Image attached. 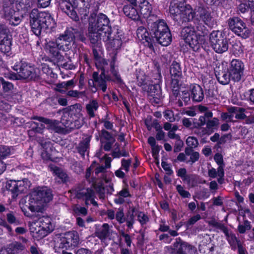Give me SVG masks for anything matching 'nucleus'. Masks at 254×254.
<instances>
[{
	"label": "nucleus",
	"mask_w": 254,
	"mask_h": 254,
	"mask_svg": "<svg viewBox=\"0 0 254 254\" xmlns=\"http://www.w3.org/2000/svg\"><path fill=\"white\" fill-rule=\"evenodd\" d=\"M156 41L163 46H167L172 41L171 34L170 31L165 32H162L160 35H157L154 37Z\"/></svg>",
	"instance_id": "29"
},
{
	"label": "nucleus",
	"mask_w": 254,
	"mask_h": 254,
	"mask_svg": "<svg viewBox=\"0 0 254 254\" xmlns=\"http://www.w3.org/2000/svg\"><path fill=\"white\" fill-rule=\"evenodd\" d=\"M137 5L140 19L141 18H148L151 15L152 5L147 0H136V6Z\"/></svg>",
	"instance_id": "21"
},
{
	"label": "nucleus",
	"mask_w": 254,
	"mask_h": 254,
	"mask_svg": "<svg viewBox=\"0 0 254 254\" xmlns=\"http://www.w3.org/2000/svg\"><path fill=\"white\" fill-rule=\"evenodd\" d=\"M185 153L187 156H190V159H188L187 163H193L198 160L199 154L197 152L192 151L190 148H186Z\"/></svg>",
	"instance_id": "37"
},
{
	"label": "nucleus",
	"mask_w": 254,
	"mask_h": 254,
	"mask_svg": "<svg viewBox=\"0 0 254 254\" xmlns=\"http://www.w3.org/2000/svg\"><path fill=\"white\" fill-rule=\"evenodd\" d=\"M244 68V65L241 61L236 59L233 60L228 70L231 79L235 81H239L243 75Z\"/></svg>",
	"instance_id": "16"
},
{
	"label": "nucleus",
	"mask_w": 254,
	"mask_h": 254,
	"mask_svg": "<svg viewBox=\"0 0 254 254\" xmlns=\"http://www.w3.org/2000/svg\"><path fill=\"white\" fill-rule=\"evenodd\" d=\"M230 29L235 34L244 39H246L250 35V30L246 24L239 17H234L228 20Z\"/></svg>",
	"instance_id": "12"
},
{
	"label": "nucleus",
	"mask_w": 254,
	"mask_h": 254,
	"mask_svg": "<svg viewBox=\"0 0 254 254\" xmlns=\"http://www.w3.org/2000/svg\"><path fill=\"white\" fill-rule=\"evenodd\" d=\"M170 72L173 82L177 84L182 74L180 64L176 62H173L170 66Z\"/></svg>",
	"instance_id": "27"
},
{
	"label": "nucleus",
	"mask_w": 254,
	"mask_h": 254,
	"mask_svg": "<svg viewBox=\"0 0 254 254\" xmlns=\"http://www.w3.org/2000/svg\"><path fill=\"white\" fill-rule=\"evenodd\" d=\"M20 185V183H19V186ZM17 186H18V185L16 184V181L12 180L8 181L6 185V189L11 192L13 196L18 195V190Z\"/></svg>",
	"instance_id": "38"
},
{
	"label": "nucleus",
	"mask_w": 254,
	"mask_h": 254,
	"mask_svg": "<svg viewBox=\"0 0 254 254\" xmlns=\"http://www.w3.org/2000/svg\"><path fill=\"white\" fill-rule=\"evenodd\" d=\"M29 20L32 31L36 35L48 32L54 28L56 22L51 14L33 8L29 12Z\"/></svg>",
	"instance_id": "3"
},
{
	"label": "nucleus",
	"mask_w": 254,
	"mask_h": 254,
	"mask_svg": "<svg viewBox=\"0 0 254 254\" xmlns=\"http://www.w3.org/2000/svg\"><path fill=\"white\" fill-rule=\"evenodd\" d=\"M116 60V58L114 56L110 63L109 70L105 71L102 70V72L100 76L96 72L93 73L92 77L94 85L98 86L104 92L106 91L107 89L106 80H113L117 82L121 81L120 76L115 68Z\"/></svg>",
	"instance_id": "6"
},
{
	"label": "nucleus",
	"mask_w": 254,
	"mask_h": 254,
	"mask_svg": "<svg viewBox=\"0 0 254 254\" xmlns=\"http://www.w3.org/2000/svg\"><path fill=\"white\" fill-rule=\"evenodd\" d=\"M15 249L13 245H10L6 248H2L0 254H15Z\"/></svg>",
	"instance_id": "52"
},
{
	"label": "nucleus",
	"mask_w": 254,
	"mask_h": 254,
	"mask_svg": "<svg viewBox=\"0 0 254 254\" xmlns=\"http://www.w3.org/2000/svg\"><path fill=\"white\" fill-rule=\"evenodd\" d=\"M116 219L120 223H123L126 221L123 209L119 208L116 213Z\"/></svg>",
	"instance_id": "50"
},
{
	"label": "nucleus",
	"mask_w": 254,
	"mask_h": 254,
	"mask_svg": "<svg viewBox=\"0 0 254 254\" xmlns=\"http://www.w3.org/2000/svg\"><path fill=\"white\" fill-rule=\"evenodd\" d=\"M53 199V194L50 189L46 187L35 188L29 196L28 202L25 198L21 199L19 202L22 211L26 215L27 209L32 212H41L47 204Z\"/></svg>",
	"instance_id": "1"
},
{
	"label": "nucleus",
	"mask_w": 254,
	"mask_h": 254,
	"mask_svg": "<svg viewBox=\"0 0 254 254\" xmlns=\"http://www.w3.org/2000/svg\"><path fill=\"white\" fill-rule=\"evenodd\" d=\"M13 153V148L6 146H0V157L4 158Z\"/></svg>",
	"instance_id": "44"
},
{
	"label": "nucleus",
	"mask_w": 254,
	"mask_h": 254,
	"mask_svg": "<svg viewBox=\"0 0 254 254\" xmlns=\"http://www.w3.org/2000/svg\"><path fill=\"white\" fill-rule=\"evenodd\" d=\"M186 143L189 147V148L191 149V148H195L197 146L198 143L197 139L193 136H189L186 140Z\"/></svg>",
	"instance_id": "47"
},
{
	"label": "nucleus",
	"mask_w": 254,
	"mask_h": 254,
	"mask_svg": "<svg viewBox=\"0 0 254 254\" xmlns=\"http://www.w3.org/2000/svg\"><path fill=\"white\" fill-rule=\"evenodd\" d=\"M130 160L129 159L126 160L125 159L122 160V169L127 172L130 165Z\"/></svg>",
	"instance_id": "61"
},
{
	"label": "nucleus",
	"mask_w": 254,
	"mask_h": 254,
	"mask_svg": "<svg viewBox=\"0 0 254 254\" xmlns=\"http://www.w3.org/2000/svg\"><path fill=\"white\" fill-rule=\"evenodd\" d=\"M149 29L151 35L154 37L160 35L162 32H165L169 30L167 24L162 20H157L156 22L149 24Z\"/></svg>",
	"instance_id": "22"
},
{
	"label": "nucleus",
	"mask_w": 254,
	"mask_h": 254,
	"mask_svg": "<svg viewBox=\"0 0 254 254\" xmlns=\"http://www.w3.org/2000/svg\"><path fill=\"white\" fill-rule=\"evenodd\" d=\"M138 220L142 225L148 221V217L143 212H139L137 215Z\"/></svg>",
	"instance_id": "55"
},
{
	"label": "nucleus",
	"mask_w": 254,
	"mask_h": 254,
	"mask_svg": "<svg viewBox=\"0 0 254 254\" xmlns=\"http://www.w3.org/2000/svg\"><path fill=\"white\" fill-rule=\"evenodd\" d=\"M88 115L93 117L94 116V112L98 108V103L95 100H92L86 107Z\"/></svg>",
	"instance_id": "40"
},
{
	"label": "nucleus",
	"mask_w": 254,
	"mask_h": 254,
	"mask_svg": "<svg viewBox=\"0 0 254 254\" xmlns=\"http://www.w3.org/2000/svg\"><path fill=\"white\" fill-rule=\"evenodd\" d=\"M32 119L38 120L46 124L47 125V129L52 132L53 131L58 133H63L64 131V128L61 126V123L56 120H50L37 116H34L32 117Z\"/></svg>",
	"instance_id": "20"
},
{
	"label": "nucleus",
	"mask_w": 254,
	"mask_h": 254,
	"mask_svg": "<svg viewBox=\"0 0 254 254\" xmlns=\"http://www.w3.org/2000/svg\"><path fill=\"white\" fill-rule=\"evenodd\" d=\"M75 193L77 198L85 199L86 205L90 203L94 206L97 205V202L94 200V192L92 190L78 188L75 190Z\"/></svg>",
	"instance_id": "18"
},
{
	"label": "nucleus",
	"mask_w": 254,
	"mask_h": 254,
	"mask_svg": "<svg viewBox=\"0 0 254 254\" xmlns=\"http://www.w3.org/2000/svg\"><path fill=\"white\" fill-rule=\"evenodd\" d=\"M176 189L180 195L183 197L188 198L190 197V192L184 190V188L182 186L177 185Z\"/></svg>",
	"instance_id": "51"
},
{
	"label": "nucleus",
	"mask_w": 254,
	"mask_h": 254,
	"mask_svg": "<svg viewBox=\"0 0 254 254\" xmlns=\"http://www.w3.org/2000/svg\"><path fill=\"white\" fill-rule=\"evenodd\" d=\"M93 20L92 17L89 19V37L91 42L95 44L101 40L103 41L109 40L111 35V28L107 16L100 13L94 22Z\"/></svg>",
	"instance_id": "2"
},
{
	"label": "nucleus",
	"mask_w": 254,
	"mask_h": 254,
	"mask_svg": "<svg viewBox=\"0 0 254 254\" xmlns=\"http://www.w3.org/2000/svg\"><path fill=\"white\" fill-rule=\"evenodd\" d=\"M184 0H172L170 5V14L174 19L180 22L196 21V7L193 10L189 4H186Z\"/></svg>",
	"instance_id": "4"
},
{
	"label": "nucleus",
	"mask_w": 254,
	"mask_h": 254,
	"mask_svg": "<svg viewBox=\"0 0 254 254\" xmlns=\"http://www.w3.org/2000/svg\"><path fill=\"white\" fill-rule=\"evenodd\" d=\"M7 220L11 224L16 225L20 224V221L15 218L13 214L10 213L7 214Z\"/></svg>",
	"instance_id": "54"
},
{
	"label": "nucleus",
	"mask_w": 254,
	"mask_h": 254,
	"mask_svg": "<svg viewBox=\"0 0 254 254\" xmlns=\"http://www.w3.org/2000/svg\"><path fill=\"white\" fill-rule=\"evenodd\" d=\"M241 3L239 5V10L242 13L246 12L250 7L253 6V0H238Z\"/></svg>",
	"instance_id": "36"
},
{
	"label": "nucleus",
	"mask_w": 254,
	"mask_h": 254,
	"mask_svg": "<svg viewBox=\"0 0 254 254\" xmlns=\"http://www.w3.org/2000/svg\"><path fill=\"white\" fill-rule=\"evenodd\" d=\"M13 69L17 72L11 74L9 78L12 79L20 78L35 79L40 74L39 69L22 61L15 63L13 66Z\"/></svg>",
	"instance_id": "7"
},
{
	"label": "nucleus",
	"mask_w": 254,
	"mask_h": 254,
	"mask_svg": "<svg viewBox=\"0 0 254 254\" xmlns=\"http://www.w3.org/2000/svg\"><path fill=\"white\" fill-rule=\"evenodd\" d=\"M110 233V226L107 223L103 224L97 228L95 232L96 236L102 241L106 239L109 236Z\"/></svg>",
	"instance_id": "28"
},
{
	"label": "nucleus",
	"mask_w": 254,
	"mask_h": 254,
	"mask_svg": "<svg viewBox=\"0 0 254 254\" xmlns=\"http://www.w3.org/2000/svg\"><path fill=\"white\" fill-rule=\"evenodd\" d=\"M51 169L53 174L57 176L62 182L66 181L67 175L61 168L56 166H51Z\"/></svg>",
	"instance_id": "42"
},
{
	"label": "nucleus",
	"mask_w": 254,
	"mask_h": 254,
	"mask_svg": "<svg viewBox=\"0 0 254 254\" xmlns=\"http://www.w3.org/2000/svg\"><path fill=\"white\" fill-rule=\"evenodd\" d=\"M162 167L163 169L166 171V173L168 175H171L173 173L170 165L165 162L163 161L161 164Z\"/></svg>",
	"instance_id": "56"
},
{
	"label": "nucleus",
	"mask_w": 254,
	"mask_h": 254,
	"mask_svg": "<svg viewBox=\"0 0 254 254\" xmlns=\"http://www.w3.org/2000/svg\"><path fill=\"white\" fill-rule=\"evenodd\" d=\"M175 131H173L171 130H169L168 133V136L169 138H172V139H176L178 140L179 144H180V145L182 144V142L180 140V136L175 133Z\"/></svg>",
	"instance_id": "60"
},
{
	"label": "nucleus",
	"mask_w": 254,
	"mask_h": 254,
	"mask_svg": "<svg viewBox=\"0 0 254 254\" xmlns=\"http://www.w3.org/2000/svg\"><path fill=\"white\" fill-rule=\"evenodd\" d=\"M42 71L47 75L51 74L52 72V69L51 68L49 64L46 63L42 64Z\"/></svg>",
	"instance_id": "57"
},
{
	"label": "nucleus",
	"mask_w": 254,
	"mask_h": 254,
	"mask_svg": "<svg viewBox=\"0 0 254 254\" xmlns=\"http://www.w3.org/2000/svg\"><path fill=\"white\" fill-rule=\"evenodd\" d=\"M101 138H104L107 140H110L113 139L111 134L105 130H102Z\"/></svg>",
	"instance_id": "62"
},
{
	"label": "nucleus",
	"mask_w": 254,
	"mask_h": 254,
	"mask_svg": "<svg viewBox=\"0 0 254 254\" xmlns=\"http://www.w3.org/2000/svg\"><path fill=\"white\" fill-rule=\"evenodd\" d=\"M177 175L182 179H186L187 177V170L185 168H181L177 171Z\"/></svg>",
	"instance_id": "63"
},
{
	"label": "nucleus",
	"mask_w": 254,
	"mask_h": 254,
	"mask_svg": "<svg viewBox=\"0 0 254 254\" xmlns=\"http://www.w3.org/2000/svg\"><path fill=\"white\" fill-rule=\"evenodd\" d=\"M205 29L203 27H197V31L193 26H188L183 28L181 36L193 51H197L205 41Z\"/></svg>",
	"instance_id": "5"
},
{
	"label": "nucleus",
	"mask_w": 254,
	"mask_h": 254,
	"mask_svg": "<svg viewBox=\"0 0 254 254\" xmlns=\"http://www.w3.org/2000/svg\"><path fill=\"white\" fill-rule=\"evenodd\" d=\"M163 115L166 120L170 122H174L175 121L174 113L173 111L170 109H167L163 112Z\"/></svg>",
	"instance_id": "46"
},
{
	"label": "nucleus",
	"mask_w": 254,
	"mask_h": 254,
	"mask_svg": "<svg viewBox=\"0 0 254 254\" xmlns=\"http://www.w3.org/2000/svg\"><path fill=\"white\" fill-rule=\"evenodd\" d=\"M11 38L7 30L0 27V51L4 53H8L11 50Z\"/></svg>",
	"instance_id": "19"
},
{
	"label": "nucleus",
	"mask_w": 254,
	"mask_h": 254,
	"mask_svg": "<svg viewBox=\"0 0 254 254\" xmlns=\"http://www.w3.org/2000/svg\"><path fill=\"white\" fill-rule=\"evenodd\" d=\"M190 95L192 100L195 102H200L204 98L202 88L197 84L192 85L190 87Z\"/></svg>",
	"instance_id": "25"
},
{
	"label": "nucleus",
	"mask_w": 254,
	"mask_h": 254,
	"mask_svg": "<svg viewBox=\"0 0 254 254\" xmlns=\"http://www.w3.org/2000/svg\"><path fill=\"white\" fill-rule=\"evenodd\" d=\"M45 50L47 52L51 55L53 58V60L56 62L59 65H63L64 67H66V64H62L64 57L59 52V50L60 49L56 42H55L52 41L47 42L45 45Z\"/></svg>",
	"instance_id": "15"
},
{
	"label": "nucleus",
	"mask_w": 254,
	"mask_h": 254,
	"mask_svg": "<svg viewBox=\"0 0 254 254\" xmlns=\"http://www.w3.org/2000/svg\"><path fill=\"white\" fill-rule=\"evenodd\" d=\"M96 192L99 194L100 198L104 197L105 189L102 183H96L94 186Z\"/></svg>",
	"instance_id": "45"
},
{
	"label": "nucleus",
	"mask_w": 254,
	"mask_h": 254,
	"mask_svg": "<svg viewBox=\"0 0 254 254\" xmlns=\"http://www.w3.org/2000/svg\"><path fill=\"white\" fill-rule=\"evenodd\" d=\"M90 141V138L87 137L79 144L78 150L82 155H83L85 152L87 150Z\"/></svg>",
	"instance_id": "39"
},
{
	"label": "nucleus",
	"mask_w": 254,
	"mask_h": 254,
	"mask_svg": "<svg viewBox=\"0 0 254 254\" xmlns=\"http://www.w3.org/2000/svg\"><path fill=\"white\" fill-rule=\"evenodd\" d=\"M214 159L216 163L219 165V166H223V168L224 167V165L223 164V159L222 155L219 153L216 154L214 156Z\"/></svg>",
	"instance_id": "59"
},
{
	"label": "nucleus",
	"mask_w": 254,
	"mask_h": 254,
	"mask_svg": "<svg viewBox=\"0 0 254 254\" xmlns=\"http://www.w3.org/2000/svg\"><path fill=\"white\" fill-rule=\"evenodd\" d=\"M3 10L5 18L9 21L11 25L16 26L20 24L22 16L20 15L17 12L7 7L4 8Z\"/></svg>",
	"instance_id": "23"
},
{
	"label": "nucleus",
	"mask_w": 254,
	"mask_h": 254,
	"mask_svg": "<svg viewBox=\"0 0 254 254\" xmlns=\"http://www.w3.org/2000/svg\"><path fill=\"white\" fill-rule=\"evenodd\" d=\"M166 254H195L194 247L183 242L177 241L174 244V248L171 247H165Z\"/></svg>",
	"instance_id": "14"
},
{
	"label": "nucleus",
	"mask_w": 254,
	"mask_h": 254,
	"mask_svg": "<svg viewBox=\"0 0 254 254\" xmlns=\"http://www.w3.org/2000/svg\"><path fill=\"white\" fill-rule=\"evenodd\" d=\"M106 42H108V48H113V50H117L119 49L122 44V42L120 39H114L111 40V35L110 36V39Z\"/></svg>",
	"instance_id": "43"
},
{
	"label": "nucleus",
	"mask_w": 254,
	"mask_h": 254,
	"mask_svg": "<svg viewBox=\"0 0 254 254\" xmlns=\"http://www.w3.org/2000/svg\"><path fill=\"white\" fill-rule=\"evenodd\" d=\"M91 0H73L72 2L68 1L63 2L61 7L63 11L75 21L78 19L76 10L78 7L89 8Z\"/></svg>",
	"instance_id": "9"
},
{
	"label": "nucleus",
	"mask_w": 254,
	"mask_h": 254,
	"mask_svg": "<svg viewBox=\"0 0 254 254\" xmlns=\"http://www.w3.org/2000/svg\"><path fill=\"white\" fill-rule=\"evenodd\" d=\"M218 81L222 84H227L231 78L230 72L228 74L226 71H222L217 75Z\"/></svg>",
	"instance_id": "41"
},
{
	"label": "nucleus",
	"mask_w": 254,
	"mask_h": 254,
	"mask_svg": "<svg viewBox=\"0 0 254 254\" xmlns=\"http://www.w3.org/2000/svg\"><path fill=\"white\" fill-rule=\"evenodd\" d=\"M79 242L78 233L76 231H70L60 236L56 246L61 249H70L77 246Z\"/></svg>",
	"instance_id": "11"
},
{
	"label": "nucleus",
	"mask_w": 254,
	"mask_h": 254,
	"mask_svg": "<svg viewBox=\"0 0 254 254\" xmlns=\"http://www.w3.org/2000/svg\"><path fill=\"white\" fill-rule=\"evenodd\" d=\"M73 211L77 215H86L87 214V209L79 205L74 206Z\"/></svg>",
	"instance_id": "53"
},
{
	"label": "nucleus",
	"mask_w": 254,
	"mask_h": 254,
	"mask_svg": "<svg viewBox=\"0 0 254 254\" xmlns=\"http://www.w3.org/2000/svg\"><path fill=\"white\" fill-rule=\"evenodd\" d=\"M93 54L96 59L95 64L96 67L101 69V70L104 71L109 70L110 66V63L108 61L104 59L100 58L98 57L97 52L95 50H93Z\"/></svg>",
	"instance_id": "31"
},
{
	"label": "nucleus",
	"mask_w": 254,
	"mask_h": 254,
	"mask_svg": "<svg viewBox=\"0 0 254 254\" xmlns=\"http://www.w3.org/2000/svg\"><path fill=\"white\" fill-rule=\"evenodd\" d=\"M137 37L140 40H145L148 42L149 39V33L143 26H140L136 31Z\"/></svg>",
	"instance_id": "34"
},
{
	"label": "nucleus",
	"mask_w": 254,
	"mask_h": 254,
	"mask_svg": "<svg viewBox=\"0 0 254 254\" xmlns=\"http://www.w3.org/2000/svg\"><path fill=\"white\" fill-rule=\"evenodd\" d=\"M94 162L95 166V173L96 175H98V174L101 173V177L102 178V180L104 181L106 183H108L110 182V177H107V174L104 172L105 167L103 166H96V164L95 162Z\"/></svg>",
	"instance_id": "35"
},
{
	"label": "nucleus",
	"mask_w": 254,
	"mask_h": 254,
	"mask_svg": "<svg viewBox=\"0 0 254 254\" xmlns=\"http://www.w3.org/2000/svg\"><path fill=\"white\" fill-rule=\"evenodd\" d=\"M210 42L214 50L218 53H222L228 49V40L222 31H213L210 35Z\"/></svg>",
	"instance_id": "10"
},
{
	"label": "nucleus",
	"mask_w": 254,
	"mask_h": 254,
	"mask_svg": "<svg viewBox=\"0 0 254 254\" xmlns=\"http://www.w3.org/2000/svg\"><path fill=\"white\" fill-rule=\"evenodd\" d=\"M53 229L51 219L47 216L40 217L37 220L32 222L30 226L33 236L37 239H41L46 236Z\"/></svg>",
	"instance_id": "8"
},
{
	"label": "nucleus",
	"mask_w": 254,
	"mask_h": 254,
	"mask_svg": "<svg viewBox=\"0 0 254 254\" xmlns=\"http://www.w3.org/2000/svg\"><path fill=\"white\" fill-rule=\"evenodd\" d=\"M218 124L219 121L216 118L208 120L206 123V128L202 129L201 135L211 134L214 131V129L218 126Z\"/></svg>",
	"instance_id": "32"
},
{
	"label": "nucleus",
	"mask_w": 254,
	"mask_h": 254,
	"mask_svg": "<svg viewBox=\"0 0 254 254\" xmlns=\"http://www.w3.org/2000/svg\"><path fill=\"white\" fill-rule=\"evenodd\" d=\"M27 182V180H23V181H16V184L18 185L19 183H20V185L17 186V189L18 190V192H24L25 190L27 189V187L25 186V184Z\"/></svg>",
	"instance_id": "58"
},
{
	"label": "nucleus",
	"mask_w": 254,
	"mask_h": 254,
	"mask_svg": "<svg viewBox=\"0 0 254 254\" xmlns=\"http://www.w3.org/2000/svg\"><path fill=\"white\" fill-rule=\"evenodd\" d=\"M208 175L211 178H217V181L222 184L224 181V171L223 166H219L217 169L212 168L208 170Z\"/></svg>",
	"instance_id": "26"
},
{
	"label": "nucleus",
	"mask_w": 254,
	"mask_h": 254,
	"mask_svg": "<svg viewBox=\"0 0 254 254\" xmlns=\"http://www.w3.org/2000/svg\"><path fill=\"white\" fill-rule=\"evenodd\" d=\"M74 38L73 30H67L57 38L56 43L60 50L66 51L69 49L70 43Z\"/></svg>",
	"instance_id": "17"
},
{
	"label": "nucleus",
	"mask_w": 254,
	"mask_h": 254,
	"mask_svg": "<svg viewBox=\"0 0 254 254\" xmlns=\"http://www.w3.org/2000/svg\"><path fill=\"white\" fill-rule=\"evenodd\" d=\"M83 125V121L82 120H75L74 123H71L68 125V123H66L64 125L65 127L73 129L74 128H80L82 125Z\"/></svg>",
	"instance_id": "49"
},
{
	"label": "nucleus",
	"mask_w": 254,
	"mask_h": 254,
	"mask_svg": "<svg viewBox=\"0 0 254 254\" xmlns=\"http://www.w3.org/2000/svg\"><path fill=\"white\" fill-rule=\"evenodd\" d=\"M232 113L231 115H229L228 114H224L222 115L223 119H227L229 117L228 120H230L231 116H235L236 118L243 119L246 117L244 112L245 109L243 108L235 107L232 108L231 109Z\"/></svg>",
	"instance_id": "30"
},
{
	"label": "nucleus",
	"mask_w": 254,
	"mask_h": 254,
	"mask_svg": "<svg viewBox=\"0 0 254 254\" xmlns=\"http://www.w3.org/2000/svg\"><path fill=\"white\" fill-rule=\"evenodd\" d=\"M196 21L210 28L216 25V21L208 7L202 5L198 6L196 7Z\"/></svg>",
	"instance_id": "13"
},
{
	"label": "nucleus",
	"mask_w": 254,
	"mask_h": 254,
	"mask_svg": "<svg viewBox=\"0 0 254 254\" xmlns=\"http://www.w3.org/2000/svg\"><path fill=\"white\" fill-rule=\"evenodd\" d=\"M200 218H201V216L199 214L195 215L193 216V217H191L189 219V220L188 221V223L190 225H193L195 223H196L197 221L200 220Z\"/></svg>",
	"instance_id": "64"
},
{
	"label": "nucleus",
	"mask_w": 254,
	"mask_h": 254,
	"mask_svg": "<svg viewBox=\"0 0 254 254\" xmlns=\"http://www.w3.org/2000/svg\"><path fill=\"white\" fill-rule=\"evenodd\" d=\"M228 241L234 249H235L236 246L241 243V242L237 239L235 235L233 234H230L228 236Z\"/></svg>",
	"instance_id": "48"
},
{
	"label": "nucleus",
	"mask_w": 254,
	"mask_h": 254,
	"mask_svg": "<svg viewBox=\"0 0 254 254\" xmlns=\"http://www.w3.org/2000/svg\"><path fill=\"white\" fill-rule=\"evenodd\" d=\"M123 11L125 14L129 18L134 20L140 19L137 6H136V1L134 4H133L132 2L130 4L125 5L123 8Z\"/></svg>",
	"instance_id": "24"
},
{
	"label": "nucleus",
	"mask_w": 254,
	"mask_h": 254,
	"mask_svg": "<svg viewBox=\"0 0 254 254\" xmlns=\"http://www.w3.org/2000/svg\"><path fill=\"white\" fill-rule=\"evenodd\" d=\"M130 196L128 189L124 188L120 191L116 195L114 199V202L116 204H122L125 202V198Z\"/></svg>",
	"instance_id": "33"
}]
</instances>
